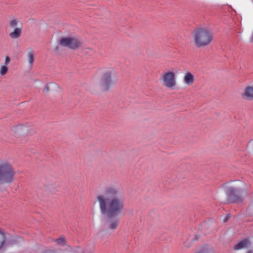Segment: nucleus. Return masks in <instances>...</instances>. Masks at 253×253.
<instances>
[{
	"label": "nucleus",
	"instance_id": "17",
	"mask_svg": "<svg viewBox=\"0 0 253 253\" xmlns=\"http://www.w3.org/2000/svg\"><path fill=\"white\" fill-rule=\"evenodd\" d=\"M56 243V245L59 246H65L66 244L65 238L63 236H61L58 239L53 240Z\"/></svg>",
	"mask_w": 253,
	"mask_h": 253
},
{
	"label": "nucleus",
	"instance_id": "18",
	"mask_svg": "<svg viewBox=\"0 0 253 253\" xmlns=\"http://www.w3.org/2000/svg\"><path fill=\"white\" fill-rule=\"evenodd\" d=\"M22 26L21 23L17 19H14L11 20L9 23V26L11 28H15L17 27Z\"/></svg>",
	"mask_w": 253,
	"mask_h": 253
},
{
	"label": "nucleus",
	"instance_id": "11",
	"mask_svg": "<svg viewBox=\"0 0 253 253\" xmlns=\"http://www.w3.org/2000/svg\"><path fill=\"white\" fill-rule=\"evenodd\" d=\"M183 81L186 85H191L194 82V77L190 72H186L183 77Z\"/></svg>",
	"mask_w": 253,
	"mask_h": 253
},
{
	"label": "nucleus",
	"instance_id": "5",
	"mask_svg": "<svg viewBox=\"0 0 253 253\" xmlns=\"http://www.w3.org/2000/svg\"><path fill=\"white\" fill-rule=\"evenodd\" d=\"M160 80L162 85L167 88L173 89L176 86V75L172 71L163 72Z\"/></svg>",
	"mask_w": 253,
	"mask_h": 253
},
{
	"label": "nucleus",
	"instance_id": "24",
	"mask_svg": "<svg viewBox=\"0 0 253 253\" xmlns=\"http://www.w3.org/2000/svg\"><path fill=\"white\" fill-rule=\"evenodd\" d=\"M47 189L49 190H50V187H48Z\"/></svg>",
	"mask_w": 253,
	"mask_h": 253
},
{
	"label": "nucleus",
	"instance_id": "16",
	"mask_svg": "<svg viewBox=\"0 0 253 253\" xmlns=\"http://www.w3.org/2000/svg\"><path fill=\"white\" fill-rule=\"evenodd\" d=\"M119 225V220L118 219H113L109 221L108 228L110 230H114L116 229Z\"/></svg>",
	"mask_w": 253,
	"mask_h": 253
},
{
	"label": "nucleus",
	"instance_id": "22",
	"mask_svg": "<svg viewBox=\"0 0 253 253\" xmlns=\"http://www.w3.org/2000/svg\"><path fill=\"white\" fill-rule=\"evenodd\" d=\"M45 253H55L53 251H48L45 252Z\"/></svg>",
	"mask_w": 253,
	"mask_h": 253
},
{
	"label": "nucleus",
	"instance_id": "1",
	"mask_svg": "<svg viewBox=\"0 0 253 253\" xmlns=\"http://www.w3.org/2000/svg\"><path fill=\"white\" fill-rule=\"evenodd\" d=\"M94 204L98 206L100 213L108 218L120 214L125 206L121 189L115 185L106 186L103 192L95 196Z\"/></svg>",
	"mask_w": 253,
	"mask_h": 253
},
{
	"label": "nucleus",
	"instance_id": "15",
	"mask_svg": "<svg viewBox=\"0 0 253 253\" xmlns=\"http://www.w3.org/2000/svg\"><path fill=\"white\" fill-rule=\"evenodd\" d=\"M26 131H27V128L23 126H19L14 128V133L16 136L20 135Z\"/></svg>",
	"mask_w": 253,
	"mask_h": 253
},
{
	"label": "nucleus",
	"instance_id": "10",
	"mask_svg": "<svg viewBox=\"0 0 253 253\" xmlns=\"http://www.w3.org/2000/svg\"><path fill=\"white\" fill-rule=\"evenodd\" d=\"M59 87L58 84L52 82L47 84L43 91L44 92H47L49 91L53 92L56 91L59 89Z\"/></svg>",
	"mask_w": 253,
	"mask_h": 253
},
{
	"label": "nucleus",
	"instance_id": "8",
	"mask_svg": "<svg viewBox=\"0 0 253 253\" xmlns=\"http://www.w3.org/2000/svg\"><path fill=\"white\" fill-rule=\"evenodd\" d=\"M6 233L0 228V251L4 249L8 245L6 241Z\"/></svg>",
	"mask_w": 253,
	"mask_h": 253
},
{
	"label": "nucleus",
	"instance_id": "20",
	"mask_svg": "<svg viewBox=\"0 0 253 253\" xmlns=\"http://www.w3.org/2000/svg\"><path fill=\"white\" fill-rule=\"evenodd\" d=\"M10 61V59L9 57L6 56L4 61V65L6 66L8 65Z\"/></svg>",
	"mask_w": 253,
	"mask_h": 253
},
{
	"label": "nucleus",
	"instance_id": "23",
	"mask_svg": "<svg viewBox=\"0 0 253 253\" xmlns=\"http://www.w3.org/2000/svg\"><path fill=\"white\" fill-rule=\"evenodd\" d=\"M247 253H253L251 251H249Z\"/></svg>",
	"mask_w": 253,
	"mask_h": 253
},
{
	"label": "nucleus",
	"instance_id": "7",
	"mask_svg": "<svg viewBox=\"0 0 253 253\" xmlns=\"http://www.w3.org/2000/svg\"><path fill=\"white\" fill-rule=\"evenodd\" d=\"M235 190L233 188L229 187L227 189V194L228 196V201L231 203H234L242 201V198L235 195Z\"/></svg>",
	"mask_w": 253,
	"mask_h": 253
},
{
	"label": "nucleus",
	"instance_id": "13",
	"mask_svg": "<svg viewBox=\"0 0 253 253\" xmlns=\"http://www.w3.org/2000/svg\"><path fill=\"white\" fill-rule=\"evenodd\" d=\"M27 60L30 67H32L35 60V55L32 49H28L27 50Z\"/></svg>",
	"mask_w": 253,
	"mask_h": 253
},
{
	"label": "nucleus",
	"instance_id": "12",
	"mask_svg": "<svg viewBox=\"0 0 253 253\" xmlns=\"http://www.w3.org/2000/svg\"><path fill=\"white\" fill-rule=\"evenodd\" d=\"M22 26H20L15 28L13 31L9 34V36L13 39H16L19 38L21 35Z\"/></svg>",
	"mask_w": 253,
	"mask_h": 253
},
{
	"label": "nucleus",
	"instance_id": "9",
	"mask_svg": "<svg viewBox=\"0 0 253 253\" xmlns=\"http://www.w3.org/2000/svg\"><path fill=\"white\" fill-rule=\"evenodd\" d=\"M242 97L249 100H253V87H247L242 94Z\"/></svg>",
	"mask_w": 253,
	"mask_h": 253
},
{
	"label": "nucleus",
	"instance_id": "4",
	"mask_svg": "<svg viewBox=\"0 0 253 253\" xmlns=\"http://www.w3.org/2000/svg\"><path fill=\"white\" fill-rule=\"evenodd\" d=\"M15 174L12 165L6 160H0V184L13 182Z\"/></svg>",
	"mask_w": 253,
	"mask_h": 253
},
{
	"label": "nucleus",
	"instance_id": "14",
	"mask_svg": "<svg viewBox=\"0 0 253 253\" xmlns=\"http://www.w3.org/2000/svg\"><path fill=\"white\" fill-rule=\"evenodd\" d=\"M249 244V241L248 239H245L243 241H241L239 243L236 244L234 246V249L235 250H239L245 248L248 246Z\"/></svg>",
	"mask_w": 253,
	"mask_h": 253
},
{
	"label": "nucleus",
	"instance_id": "3",
	"mask_svg": "<svg viewBox=\"0 0 253 253\" xmlns=\"http://www.w3.org/2000/svg\"><path fill=\"white\" fill-rule=\"evenodd\" d=\"M193 37L196 46L201 47L210 44L213 39V33L210 29L200 28L194 31Z\"/></svg>",
	"mask_w": 253,
	"mask_h": 253
},
{
	"label": "nucleus",
	"instance_id": "21",
	"mask_svg": "<svg viewBox=\"0 0 253 253\" xmlns=\"http://www.w3.org/2000/svg\"><path fill=\"white\" fill-rule=\"evenodd\" d=\"M229 217L228 216H227H227L225 217V218L224 219V220H223V222H225L227 221H228V220L229 219Z\"/></svg>",
	"mask_w": 253,
	"mask_h": 253
},
{
	"label": "nucleus",
	"instance_id": "2",
	"mask_svg": "<svg viewBox=\"0 0 253 253\" xmlns=\"http://www.w3.org/2000/svg\"><path fill=\"white\" fill-rule=\"evenodd\" d=\"M117 73L112 68H106L101 70L99 76L93 79L95 86L102 91H106L112 87L115 83Z\"/></svg>",
	"mask_w": 253,
	"mask_h": 253
},
{
	"label": "nucleus",
	"instance_id": "19",
	"mask_svg": "<svg viewBox=\"0 0 253 253\" xmlns=\"http://www.w3.org/2000/svg\"><path fill=\"white\" fill-rule=\"evenodd\" d=\"M8 67L5 65H2L0 67V75L3 76L5 75L8 71Z\"/></svg>",
	"mask_w": 253,
	"mask_h": 253
},
{
	"label": "nucleus",
	"instance_id": "6",
	"mask_svg": "<svg viewBox=\"0 0 253 253\" xmlns=\"http://www.w3.org/2000/svg\"><path fill=\"white\" fill-rule=\"evenodd\" d=\"M59 43L61 46L73 49L78 48L81 45V42L78 38L73 37L62 38L59 40Z\"/></svg>",
	"mask_w": 253,
	"mask_h": 253
}]
</instances>
